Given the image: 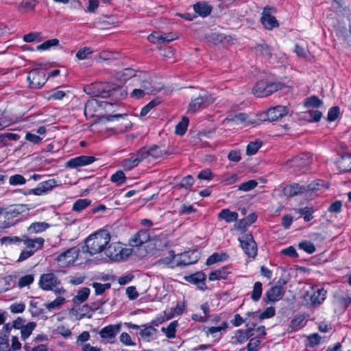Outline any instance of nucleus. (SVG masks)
I'll list each match as a JSON object with an SVG mask.
<instances>
[{
    "label": "nucleus",
    "instance_id": "0eeeda50",
    "mask_svg": "<svg viewBox=\"0 0 351 351\" xmlns=\"http://www.w3.org/2000/svg\"><path fill=\"white\" fill-rule=\"evenodd\" d=\"M240 245L249 257L254 258L257 254V247L252 234L247 233L239 238Z\"/></svg>",
    "mask_w": 351,
    "mask_h": 351
},
{
    "label": "nucleus",
    "instance_id": "e433bc0d",
    "mask_svg": "<svg viewBox=\"0 0 351 351\" xmlns=\"http://www.w3.org/2000/svg\"><path fill=\"white\" fill-rule=\"evenodd\" d=\"M138 74V71H136L133 69L127 68L124 69L120 75V78L123 81H127L131 78H132L133 83L135 82V77H136Z\"/></svg>",
    "mask_w": 351,
    "mask_h": 351
},
{
    "label": "nucleus",
    "instance_id": "20e7f679",
    "mask_svg": "<svg viewBox=\"0 0 351 351\" xmlns=\"http://www.w3.org/2000/svg\"><path fill=\"white\" fill-rule=\"evenodd\" d=\"M60 284V280L52 273H48L41 275L39 280L40 287L45 291L53 290L56 294H60L65 291L61 288L57 287Z\"/></svg>",
    "mask_w": 351,
    "mask_h": 351
},
{
    "label": "nucleus",
    "instance_id": "a18cd8bd",
    "mask_svg": "<svg viewBox=\"0 0 351 351\" xmlns=\"http://www.w3.org/2000/svg\"><path fill=\"white\" fill-rule=\"evenodd\" d=\"M247 340V336L244 335V331L242 330H238L235 332L234 335L232 337L231 343L233 344H242Z\"/></svg>",
    "mask_w": 351,
    "mask_h": 351
},
{
    "label": "nucleus",
    "instance_id": "cd10ccee",
    "mask_svg": "<svg viewBox=\"0 0 351 351\" xmlns=\"http://www.w3.org/2000/svg\"><path fill=\"white\" fill-rule=\"evenodd\" d=\"M50 226V224L46 222H34L27 228V232L29 234H38L45 231Z\"/></svg>",
    "mask_w": 351,
    "mask_h": 351
},
{
    "label": "nucleus",
    "instance_id": "09e8293b",
    "mask_svg": "<svg viewBox=\"0 0 351 351\" xmlns=\"http://www.w3.org/2000/svg\"><path fill=\"white\" fill-rule=\"evenodd\" d=\"M262 143L259 141L250 143L246 148V154L252 156L255 154L261 147Z\"/></svg>",
    "mask_w": 351,
    "mask_h": 351
},
{
    "label": "nucleus",
    "instance_id": "a19ab883",
    "mask_svg": "<svg viewBox=\"0 0 351 351\" xmlns=\"http://www.w3.org/2000/svg\"><path fill=\"white\" fill-rule=\"evenodd\" d=\"M178 326V321L171 322L167 328H162V331L168 338H173L176 336V328Z\"/></svg>",
    "mask_w": 351,
    "mask_h": 351
},
{
    "label": "nucleus",
    "instance_id": "1a4fd4ad",
    "mask_svg": "<svg viewBox=\"0 0 351 351\" xmlns=\"http://www.w3.org/2000/svg\"><path fill=\"white\" fill-rule=\"evenodd\" d=\"M152 77L146 72L138 71V74L135 77L134 85L138 86L140 88L144 90L147 94H149L155 90L156 88L152 83Z\"/></svg>",
    "mask_w": 351,
    "mask_h": 351
},
{
    "label": "nucleus",
    "instance_id": "3c124183",
    "mask_svg": "<svg viewBox=\"0 0 351 351\" xmlns=\"http://www.w3.org/2000/svg\"><path fill=\"white\" fill-rule=\"evenodd\" d=\"M321 336L318 333H313L308 336L306 346L315 347L320 343Z\"/></svg>",
    "mask_w": 351,
    "mask_h": 351
},
{
    "label": "nucleus",
    "instance_id": "37998d69",
    "mask_svg": "<svg viewBox=\"0 0 351 351\" xmlns=\"http://www.w3.org/2000/svg\"><path fill=\"white\" fill-rule=\"evenodd\" d=\"M262 283L261 282H256L253 287V291L251 294V298L254 302L260 300L262 295Z\"/></svg>",
    "mask_w": 351,
    "mask_h": 351
},
{
    "label": "nucleus",
    "instance_id": "052dcab7",
    "mask_svg": "<svg viewBox=\"0 0 351 351\" xmlns=\"http://www.w3.org/2000/svg\"><path fill=\"white\" fill-rule=\"evenodd\" d=\"M176 254L173 250L169 251V255L165 258H160L156 262V265H169L175 258Z\"/></svg>",
    "mask_w": 351,
    "mask_h": 351
},
{
    "label": "nucleus",
    "instance_id": "f3484780",
    "mask_svg": "<svg viewBox=\"0 0 351 351\" xmlns=\"http://www.w3.org/2000/svg\"><path fill=\"white\" fill-rule=\"evenodd\" d=\"M274 10L273 8L265 7L261 18V21L267 29H272L278 27L279 24L276 19L271 15V11Z\"/></svg>",
    "mask_w": 351,
    "mask_h": 351
},
{
    "label": "nucleus",
    "instance_id": "13d9d810",
    "mask_svg": "<svg viewBox=\"0 0 351 351\" xmlns=\"http://www.w3.org/2000/svg\"><path fill=\"white\" fill-rule=\"evenodd\" d=\"M143 329H141L139 334L142 337L149 338L156 333V329L152 326H143Z\"/></svg>",
    "mask_w": 351,
    "mask_h": 351
},
{
    "label": "nucleus",
    "instance_id": "72a5a7b5",
    "mask_svg": "<svg viewBox=\"0 0 351 351\" xmlns=\"http://www.w3.org/2000/svg\"><path fill=\"white\" fill-rule=\"evenodd\" d=\"M36 326L34 322H28L21 329V338L23 340L27 339Z\"/></svg>",
    "mask_w": 351,
    "mask_h": 351
},
{
    "label": "nucleus",
    "instance_id": "473e14b6",
    "mask_svg": "<svg viewBox=\"0 0 351 351\" xmlns=\"http://www.w3.org/2000/svg\"><path fill=\"white\" fill-rule=\"evenodd\" d=\"M228 273V272L227 271V269L226 267H222L221 269H216L210 272L208 278L211 281L219 279H224L226 278Z\"/></svg>",
    "mask_w": 351,
    "mask_h": 351
},
{
    "label": "nucleus",
    "instance_id": "8fccbe9b",
    "mask_svg": "<svg viewBox=\"0 0 351 351\" xmlns=\"http://www.w3.org/2000/svg\"><path fill=\"white\" fill-rule=\"evenodd\" d=\"M92 287L95 289L96 295L103 294L106 290L110 289V283L101 284L99 282H93Z\"/></svg>",
    "mask_w": 351,
    "mask_h": 351
},
{
    "label": "nucleus",
    "instance_id": "5fc2aeb1",
    "mask_svg": "<svg viewBox=\"0 0 351 351\" xmlns=\"http://www.w3.org/2000/svg\"><path fill=\"white\" fill-rule=\"evenodd\" d=\"M126 178L124 173L122 171H118L115 173L112 174L110 178V180L116 183L117 185H120L125 182Z\"/></svg>",
    "mask_w": 351,
    "mask_h": 351
},
{
    "label": "nucleus",
    "instance_id": "2eb2a0df",
    "mask_svg": "<svg viewBox=\"0 0 351 351\" xmlns=\"http://www.w3.org/2000/svg\"><path fill=\"white\" fill-rule=\"evenodd\" d=\"M326 291L323 288L312 287L306 295L313 305L320 304L326 298Z\"/></svg>",
    "mask_w": 351,
    "mask_h": 351
},
{
    "label": "nucleus",
    "instance_id": "680f3d73",
    "mask_svg": "<svg viewBox=\"0 0 351 351\" xmlns=\"http://www.w3.org/2000/svg\"><path fill=\"white\" fill-rule=\"evenodd\" d=\"M256 215L254 213L249 215L245 219H241L239 223L240 228H245L250 226L256 220Z\"/></svg>",
    "mask_w": 351,
    "mask_h": 351
},
{
    "label": "nucleus",
    "instance_id": "6ab92c4d",
    "mask_svg": "<svg viewBox=\"0 0 351 351\" xmlns=\"http://www.w3.org/2000/svg\"><path fill=\"white\" fill-rule=\"evenodd\" d=\"M21 241L30 251L35 253L43 247L45 239L42 237L31 239L26 235H23Z\"/></svg>",
    "mask_w": 351,
    "mask_h": 351
},
{
    "label": "nucleus",
    "instance_id": "c85d7f7f",
    "mask_svg": "<svg viewBox=\"0 0 351 351\" xmlns=\"http://www.w3.org/2000/svg\"><path fill=\"white\" fill-rule=\"evenodd\" d=\"M218 218L224 219L227 223H230L237 219L238 213L230 211L229 209H223L218 214Z\"/></svg>",
    "mask_w": 351,
    "mask_h": 351
},
{
    "label": "nucleus",
    "instance_id": "39448f33",
    "mask_svg": "<svg viewBox=\"0 0 351 351\" xmlns=\"http://www.w3.org/2000/svg\"><path fill=\"white\" fill-rule=\"evenodd\" d=\"M45 71L40 69H32L27 75V80L29 87L33 89H40L47 82Z\"/></svg>",
    "mask_w": 351,
    "mask_h": 351
},
{
    "label": "nucleus",
    "instance_id": "9b49d317",
    "mask_svg": "<svg viewBox=\"0 0 351 351\" xmlns=\"http://www.w3.org/2000/svg\"><path fill=\"white\" fill-rule=\"evenodd\" d=\"M58 181L55 179H49L48 180L39 183L37 187L32 189H29L26 192L24 193L25 195H42L43 194H46L52 189L58 186Z\"/></svg>",
    "mask_w": 351,
    "mask_h": 351
},
{
    "label": "nucleus",
    "instance_id": "774afa93",
    "mask_svg": "<svg viewBox=\"0 0 351 351\" xmlns=\"http://www.w3.org/2000/svg\"><path fill=\"white\" fill-rule=\"evenodd\" d=\"M261 340L258 338H252L247 346V351H258Z\"/></svg>",
    "mask_w": 351,
    "mask_h": 351
},
{
    "label": "nucleus",
    "instance_id": "de8ad7c7",
    "mask_svg": "<svg viewBox=\"0 0 351 351\" xmlns=\"http://www.w3.org/2000/svg\"><path fill=\"white\" fill-rule=\"evenodd\" d=\"M228 327V324L226 322H223L222 324L219 326H211L208 327L206 330L207 335H213L214 337H216V334L220 333L222 330L225 331Z\"/></svg>",
    "mask_w": 351,
    "mask_h": 351
},
{
    "label": "nucleus",
    "instance_id": "412c9836",
    "mask_svg": "<svg viewBox=\"0 0 351 351\" xmlns=\"http://www.w3.org/2000/svg\"><path fill=\"white\" fill-rule=\"evenodd\" d=\"M180 256V259L177 261L176 266H186L194 264L199 258V254L197 251L186 252Z\"/></svg>",
    "mask_w": 351,
    "mask_h": 351
},
{
    "label": "nucleus",
    "instance_id": "5701e85b",
    "mask_svg": "<svg viewBox=\"0 0 351 351\" xmlns=\"http://www.w3.org/2000/svg\"><path fill=\"white\" fill-rule=\"evenodd\" d=\"M185 280L190 283L196 285L201 290H204L206 288L204 282L206 275L202 271H198L192 275L186 276Z\"/></svg>",
    "mask_w": 351,
    "mask_h": 351
},
{
    "label": "nucleus",
    "instance_id": "bf43d9fd",
    "mask_svg": "<svg viewBox=\"0 0 351 351\" xmlns=\"http://www.w3.org/2000/svg\"><path fill=\"white\" fill-rule=\"evenodd\" d=\"M298 213L300 215L304 216V219L305 221H309L311 219H313V209H312V208H310L308 206L302 208H300L298 210Z\"/></svg>",
    "mask_w": 351,
    "mask_h": 351
},
{
    "label": "nucleus",
    "instance_id": "aec40b11",
    "mask_svg": "<svg viewBox=\"0 0 351 351\" xmlns=\"http://www.w3.org/2000/svg\"><path fill=\"white\" fill-rule=\"evenodd\" d=\"M288 113V108L284 106H277L273 108H270L267 110L269 121H277L283 118L284 117L287 116Z\"/></svg>",
    "mask_w": 351,
    "mask_h": 351
},
{
    "label": "nucleus",
    "instance_id": "79ce46f5",
    "mask_svg": "<svg viewBox=\"0 0 351 351\" xmlns=\"http://www.w3.org/2000/svg\"><path fill=\"white\" fill-rule=\"evenodd\" d=\"M323 104V101L315 95L307 97L304 101V106L306 108H319Z\"/></svg>",
    "mask_w": 351,
    "mask_h": 351
},
{
    "label": "nucleus",
    "instance_id": "a211bd4d",
    "mask_svg": "<svg viewBox=\"0 0 351 351\" xmlns=\"http://www.w3.org/2000/svg\"><path fill=\"white\" fill-rule=\"evenodd\" d=\"M317 189L312 184L308 186V189L304 186L299 184H293L284 188L283 192L287 196H295L304 193L306 191H314Z\"/></svg>",
    "mask_w": 351,
    "mask_h": 351
},
{
    "label": "nucleus",
    "instance_id": "603ef678",
    "mask_svg": "<svg viewBox=\"0 0 351 351\" xmlns=\"http://www.w3.org/2000/svg\"><path fill=\"white\" fill-rule=\"evenodd\" d=\"M160 102L161 101L159 99L152 100L141 109V116L144 117L147 115L153 108L160 104Z\"/></svg>",
    "mask_w": 351,
    "mask_h": 351
},
{
    "label": "nucleus",
    "instance_id": "423d86ee",
    "mask_svg": "<svg viewBox=\"0 0 351 351\" xmlns=\"http://www.w3.org/2000/svg\"><path fill=\"white\" fill-rule=\"evenodd\" d=\"M213 102L214 99L208 95H199L192 98L188 106V112L194 114L200 110L206 108Z\"/></svg>",
    "mask_w": 351,
    "mask_h": 351
},
{
    "label": "nucleus",
    "instance_id": "69168bd1",
    "mask_svg": "<svg viewBox=\"0 0 351 351\" xmlns=\"http://www.w3.org/2000/svg\"><path fill=\"white\" fill-rule=\"evenodd\" d=\"M177 38L178 36L175 33L163 34L157 37L158 41L161 43H169Z\"/></svg>",
    "mask_w": 351,
    "mask_h": 351
},
{
    "label": "nucleus",
    "instance_id": "49530a36",
    "mask_svg": "<svg viewBox=\"0 0 351 351\" xmlns=\"http://www.w3.org/2000/svg\"><path fill=\"white\" fill-rule=\"evenodd\" d=\"M65 302V298L62 297H58L53 301L45 304V307L49 310H54L59 308Z\"/></svg>",
    "mask_w": 351,
    "mask_h": 351
},
{
    "label": "nucleus",
    "instance_id": "f8f14e48",
    "mask_svg": "<svg viewBox=\"0 0 351 351\" xmlns=\"http://www.w3.org/2000/svg\"><path fill=\"white\" fill-rule=\"evenodd\" d=\"M112 104L108 101H99L96 99H92L87 101L84 105V115L88 117H94L95 112L98 110L99 108H106L108 106H112Z\"/></svg>",
    "mask_w": 351,
    "mask_h": 351
},
{
    "label": "nucleus",
    "instance_id": "0e129e2a",
    "mask_svg": "<svg viewBox=\"0 0 351 351\" xmlns=\"http://www.w3.org/2000/svg\"><path fill=\"white\" fill-rule=\"evenodd\" d=\"M149 157L157 159L161 158L164 154V151H162L158 146L154 145L149 150Z\"/></svg>",
    "mask_w": 351,
    "mask_h": 351
},
{
    "label": "nucleus",
    "instance_id": "e2e57ef3",
    "mask_svg": "<svg viewBox=\"0 0 351 351\" xmlns=\"http://www.w3.org/2000/svg\"><path fill=\"white\" fill-rule=\"evenodd\" d=\"M26 182L25 178L20 175L16 174L10 177L9 183L10 185H21L24 184Z\"/></svg>",
    "mask_w": 351,
    "mask_h": 351
},
{
    "label": "nucleus",
    "instance_id": "6e6d98bb",
    "mask_svg": "<svg viewBox=\"0 0 351 351\" xmlns=\"http://www.w3.org/2000/svg\"><path fill=\"white\" fill-rule=\"evenodd\" d=\"M34 275L28 274L20 278L18 282V286L19 288H23L30 285L34 282Z\"/></svg>",
    "mask_w": 351,
    "mask_h": 351
},
{
    "label": "nucleus",
    "instance_id": "4468645a",
    "mask_svg": "<svg viewBox=\"0 0 351 351\" xmlns=\"http://www.w3.org/2000/svg\"><path fill=\"white\" fill-rule=\"evenodd\" d=\"M121 324H110L103 328L99 331V335L102 339H106L108 342L112 343L114 342L117 335L121 331Z\"/></svg>",
    "mask_w": 351,
    "mask_h": 351
},
{
    "label": "nucleus",
    "instance_id": "4d7b16f0",
    "mask_svg": "<svg viewBox=\"0 0 351 351\" xmlns=\"http://www.w3.org/2000/svg\"><path fill=\"white\" fill-rule=\"evenodd\" d=\"M258 185V182L254 180H251L247 182L241 184L238 186V189L243 191H250L254 189Z\"/></svg>",
    "mask_w": 351,
    "mask_h": 351
},
{
    "label": "nucleus",
    "instance_id": "bb28decb",
    "mask_svg": "<svg viewBox=\"0 0 351 351\" xmlns=\"http://www.w3.org/2000/svg\"><path fill=\"white\" fill-rule=\"evenodd\" d=\"M107 90L108 97H112L113 99L116 101L121 100L124 99L127 95V93L125 92V90L120 86L111 88L108 85Z\"/></svg>",
    "mask_w": 351,
    "mask_h": 351
},
{
    "label": "nucleus",
    "instance_id": "4be33fe9",
    "mask_svg": "<svg viewBox=\"0 0 351 351\" xmlns=\"http://www.w3.org/2000/svg\"><path fill=\"white\" fill-rule=\"evenodd\" d=\"M285 293L284 287H271L266 293V298L269 302H275L282 298Z\"/></svg>",
    "mask_w": 351,
    "mask_h": 351
},
{
    "label": "nucleus",
    "instance_id": "a878e982",
    "mask_svg": "<svg viewBox=\"0 0 351 351\" xmlns=\"http://www.w3.org/2000/svg\"><path fill=\"white\" fill-rule=\"evenodd\" d=\"M212 9V6L205 1L197 2L193 5L194 11L202 17L209 15Z\"/></svg>",
    "mask_w": 351,
    "mask_h": 351
},
{
    "label": "nucleus",
    "instance_id": "7c9ffc66",
    "mask_svg": "<svg viewBox=\"0 0 351 351\" xmlns=\"http://www.w3.org/2000/svg\"><path fill=\"white\" fill-rule=\"evenodd\" d=\"M139 164V160L136 158L134 154H132L130 158L123 160L121 165L124 170L130 171Z\"/></svg>",
    "mask_w": 351,
    "mask_h": 351
},
{
    "label": "nucleus",
    "instance_id": "9d476101",
    "mask_svg": "<svg viewBox=\"0 0 351 351\" xmlns=\"http://www.w3.org/2000/svg\"><path fill=\"white\" fill-rule=\"evenodd\" d=\"M108 84L102 82H95L87 85L84 88V92L91 97H101L102 98L108 97Z\"/></svg>",
    "mask_w": 351,
    "mask_h": 351
},
{
    "label": "nucleus",
    "instance_id": "f704fd0d",
    "mask_svg": "<svg viewBox=\"0 0 351 351\" xmlns=\"http://www.w3.org/2000/svg\"><path fill=\"white\" fill-rule=\"evenodd\" d=\"M332 6L335 12L342 13L348 16L350 15V10L346 6H344L343 0H333Z\"/></svg>",
    "mask_w": 351,
    "mask_h": 351
},
{
    "label": "nucleus",
    "instance_id": "c9c22d12",
    "mask_svg": "<svg viewBox=\"0 0 351 351\" xmlns=\"http://www.w3.org/2000/svg\"><path fill=\"white\" fill-rule=\"evenodd\" d=\"M228 258V255L226 253H214L208 258L206 265H211L215 263L226 261Z\"/></svg>",
    "mask_w": 351,
    "mask_h": 351
},
{
    "label": "nucleus",
    "instance_id": "f257e3e1",
    "mask_svg": "<svg viewBox=\"0 0 351 351\" xmlns=\"http://www.w3.org/2000/svg\"><path fill=\"white\" fill-rule=\"evenodd\" d=\"M110 241V234L108 230H101L90 234L85 240V246L82 247L84 253L90 256L105 251Z\"/></svg>",
    "mask_w": 351,
    "mask_h": 351
},
{
    "label": "nucleus",
    "instance_id": "393cba45",
    "mask_svg": "<svg viewBox=\"0 0 351 351\" xmlns=\"http://www.w3.org/2000/svg\"><path fill=\"white\" fill-rule=\"evenodd\" d=\"M149 241V234L145 230H140L131 239L130 243L133 247H138Z\"/></svg>",
    "mask_w": 351,
    "mask_h": 351
},
{
    "label": "nucleus",
    "instance_id": "2f4dec72",
    "mask_svg": "<svg viewBox=\"0 0 351 351\" xmlns=\"http://www.w3.org/2000/svg\"><path fill=\"white\" fill-rule=\"evenodd\" d=\"M339 167L341 171H343L344 172L351 171V155L350 154H345L341 156V160L339 161Z\"/></svg>",
    "mask_w": 351,
    "mask_h": 351
},
{
    "label": "nucleus",
    "instance_id": "6e6552de",
    "mask_svg": "<svg viewBox=\"0 0 351 351\" xmlns=\"http://www.w3.org/2000/svg\"><path fill=\"white\" fill-rule=\"evenodd\" d=\"M311 163V155L309 153L300 154L288 160L290 167L294 171L306 170Z\"/></svg>",
    "mask_w": 351,
    "mask_h": 351
},
{
    "label": "nucleus",
    "instance_id": "f03ea898",
    "mask_svg": "<svg viewBox=\"0 0 351 351\" xmlns=\"http://www.w3.org/2000/svg\"><path fill=\"white\" fill-rule=\"evenodd\" d=\"M283 84L280 82H258L252 89V93L257 97H267L273 93L282 89Z\"/></svg>",
    "mask_w": 351,
    "mask_h": 351
},
{
    "label": "nucleus",
    "instance_id": "c756f323",
    "mask_svg": "<svg viewBox=\"0 0 351 351\" xmlns=\"http://www.w3.org/2000/svg\"><path fill=\"white\" fill-rule=\"evenodd\" d=\"M322 112L317 110H309L303 113L302 118L310 122H317L322 117Z\"/></svg>",
    "mask_w": 351,
    "mask_h": 351
},
{
    "label": "nucleus",
    "instance_id": "b1692460",
    "mask_svg": "<svg viewBox=\"0 0 351 351\" xmlns=\"http://www.w3.org/2000/svg\"><path fill=\"white\" fill-rule=\"evenodd\" d=\"M127 114H110L104 117V120L106 121H119L121 119L122 122L117 125V126H119V131H123L130 125V122L127 120Z\"/></svg>",
    "mask_w": 351,
    "mask_h": 351
},
{
    "label": "nucleus",
    "instance_id": "dca6fc26",
    "mask_svg": "<svg viewBox=\"0 0 351 351\" xmlns=\"http://www.w3.org/2000/svg\"><path fill=\"white\" fill-rule=\"evenodd\" d=\"M77 256V250L75 248H69L61 253L56 258V261L62 267L73 263Z\"/></svg>",
    "mask_w": 351,
    "mask_h": 351
},
{
    "label": "nucleus",
    "instance_id": "7ed1b4c3",
    "mask_svg": "<svg viewBox=\"0 0 351 351\" xmlns=\"http://www.w3.org/2000/svg\"><path fill=\"white\" fill-rule=\"evenodd\" d=\"M105 254L111 261H119L128 258L131 250L123 248L119 243H113L106 246Z\"/></svg>",
    "mask_w": 351,
    "mask_h": 351
},
{
    "label": "nucleus",
    "instance_id": "c03bdc74",
    "mask_svg": "<svg viewBox=\"0 0 351 351\" xmlns=\"http://www.w3.org/2000/svg\"><path fill=\"white\" fill-rule=\"evenodd\" d=\"M59 44V40L57 38L50 39L45 41L42 44L38 45L36 49L39 51L49 50L53 47L58 46Z\"/></svg>",
    "mask_w": 351,
    "mask_h": 351
},
{
    "label": "nucleus",
    "instance_id": "ddd939ff",
    "mask_svg": "<svg viewBox=\"0 0 351 351\" xmlns=\"http://www.w3.org/2000/svg\"><path fill=\"white\" fill-rule=\"evenodd\" d=\"M96 158L92 156H80L69 160L65 165L66 168L77 169L92 164Z\"/></svg>",
    "mask_w": 351,
    "mask_h": 351
},
{
    "label": "nucleus",
    "instance_id": "4c0bfd02",
    "mask_svg": "<svg viewBox=\"0 0 351 351\" xmlns=\"http://www.w3.org/2000/svg\"><path fill=\"white\" fill-rule=\"evenodd\" d=\"M90 294V289L84 287L78 291L77 295L73 298L74 303H82L84 302Z\"/></svg>",
    "mask_w": 351,
    "mask_h": 351
},
{
    "label": "nucleus",
    "instance_id": "864d4df0",
    "mask_svg": "<svg viewBox=\"0 0 351 351\" xmlns=\"http://www.w3.org/2000/svg\"><path fill=\"white\" fill-rule=\"evenodd\" d=\"M298 247L308 254H313L315 251V247L313 243L308 241H303L298 244Z\"/></svg>",
    "mask_w": 351,
    "mask_h": 351
},
{
    "label": "nucleus",
    "instance_id": "58836bf2",
    "mask_svg": "<svg viewBox=\"0 0 351 351\" xmlns=\"http://www.w3.org/2000/svg\"><path fill=\"white\" fill-rule=\"evenodd\" d=\"M189 120L186 117H183L182 121L176 126V134L180 136L184 135L187 130Z\"/></svg>",
    "mask_w": 351,
    "mask_h": 351
},
{
    "label": "nucleus",
    "instance_id": "338daca9",
    "mask_svg": "<svg viewBox=\"0 0 351 351\" xmlns=\"http://www.w3.org/2000/svg\"><path fill=\"white\" fill-rule=\"evenodd\" d=\"M256 51L260 53L263 56L270 57L271 51L269 46L267 44H261L256 46Z\"/></svg>",
    "mask_w": 351,
    "mask_h": 351
},
{
    "label": "nucleus",
    "instance_id": "ea45409f",
    "mask_svg": "<svg viewBox=\"0 0 351 351\" xmlns=\"http://www.w3.org/2000/svg\"><path fill=\"white\" fill-rule=\"evenodd\" d=\"M91 203L88 199H79L73 205V210L76 212H81L86 209Z\"/></svg>",
    "mask_w": 351,
    "mask_h": 351
}]
</instances>
